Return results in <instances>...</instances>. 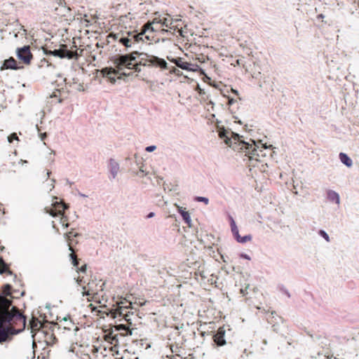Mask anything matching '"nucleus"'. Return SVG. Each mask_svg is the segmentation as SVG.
<instances>
[{
  "mask_svg": "<svg viewBox=\"0 0 359 359\" xmlns=\"http://www.w3.org/2000/svg\"><path fill=\"white\" fill-rule=\"evenodd\" d=\"M170 350H171V352L172 353H175L176 355H180V351H179V348L176 346H175V349H174V346L173 345H171L170 346Z\"/></svg>",
  "mask_w": 359,
  "mask_h": 359,
  "instance_id": "nucleus-33",
  "label": "nucleus"
},
{
  "mask_svg": "<svg viewBox=\"0 0 359 359\" xmlns=\"http://www.w3.org/2000/svg\"><path fill=\"white\" fill-rule=\"evenodd\" d=\"M219 137L224 140L226 144L231 147L234 151L238 152H244L246 156L253 154V152L256 151L254 144H249L242 140V136H239L238 134L234 133L232 131H229L224 128H221L219 130Z\"/></svg>",
  "mask_w": 359,
  "mask_h": 359,
  "instance_id": "nucleus-3",
  "label": "nucleus"
},
{
  "mask_svg": "<svg viewBox=\"0 0 359 359\" xmlns=\"http://www.w3.org/2000/svg\"><path fill=\"white\" fill-rule=\"evenodd\" d=\"M60 217V223L64 226L65 228H67L69 226L68 223V217L65 215V213L61 215Z\"/></svg>",
  "mask_w": 359,
  "mask_h": 359,
  "instance_id": "nucleus-30",
  "label": "nucleus"
},
{
  "mask_svg": "<svg viewBox=\"0 0 359 359\" xmlns=\"http://www.w3.org/2000/svg\"><path fill=\"white\" fill-rule=\"evenodd\" d=\"M196 201H200V202H203L206 205L208 204V203H209V199L205 197H200V196L197 197Z\"/></svg>",
  "mask_w": 359,
  "mask_h": 359,
  "instance_id": "nucleus-34",
  "label": "nucleus"
},
{
  "mask_svg": "<svg viewBox=\"0 0 359 359\" xmlns=\"http://www.w3.org/2000/svg\"><path fill=\"white\" fill-rule=\"evenodd\" d=\"M123 321V323L113 326L114 331L118 334V337L132 335L133 331L135 329V325L132 323V319L125 318Z\"/></svg>",
  "mask_w": 359,
  "mask_h": 359,
  "instance_id": "nucleus-5",
  "label": "nucleus"
},
{
  "mask_svg": "<svg viewBox=\"0 0 359 359\" xmlns=\"http://www.w3.org/2000/svg\"><path fill=\"white\" fill-rule=\"evenodd\" d=\"M116 359H123V357H121V358H116Z\"/></svg>",
  "mask_w": 359,
  "mask_h": 359,
  "instance_id": "nucleus-46",
  "label": "nucleus"
},
{
  "mask_svg": "<svg viewBox=\"0 0 359 359\" xmlns=\"http://www.w3.org/2000/svg\"><path fill=\"white\" fill-rule=\"evenodd\" d=\"M52 337H53V334H50V337H46L47 338L46 339V341L47 344L55 343L54 340L55 339V337H54L53 339L51 341L50 339H52Z\"/></svg>",
  "mask_w": 359,
  "mask_h": 359,
  "instance_id": "nucleus-36",
  "label": "nucleus"
},
{
  "mask_svg": "<svg viewBox=\"0 0 359 359\" xmlns=\"http://www.w3.org/2000/svg\"><path fill=\"white\" fill-rule=\"evenodd\" d=\"M161 19L163 20V21H165V24L163 25V28L168 27H169V25H168V20L166 18H161Z\"/></svg>",
  "mask_w": 359,
  "mask_h": 359,
  "instance_id": "nucleus-39",
  "label": "nucleus"
},
{
  "mask_svg": "<svg viewBox=\"0 0 359 359\" xmlns=\"http://www.w3.org/2000/svg\"><path fill=\"white\" fill-rule=\"evenodd\" d=\"M114 64L116 68H118L119 70H134L135 72L141 71L140 66L159 67L162 69L168 68V64L165 60L137 51L118 56L114 59Z\"/></svg>",
  "mask_w": 359,
  "mask_h": 359,
  "instance_id": "nucleus-2",
  "label": "nucleus"
},
{
  "mask_svg": "<svg viewBox=\"0 0 359 359\" xmlns=\"http://www.w3.org/2000/svg\"><path fill=\"white\" fill-rule=\"evenodd\" d=\"M132 303L126 299H121L116 302V306L119 307V310H128L131 309Z\"/></svg>",
  "mask_w": 359,
  "mask_h": 359,
  "instance_id": "nucleus-22",
  "label": "nucleus"
},
{
  "mask_svg": "<svg viewBox=\"0 0 359 359\" xmlns=\"http://www.w3.org/2000/svg\"><path fill=\"white\" fill-rule=\"evenodd\" d=\"M109 314L112 318L123 317L122 320H125V318H131L130 315H134L133 312H130L128 310H119L118 306H116L115 309H111L109 311Z\"/></svg>",
  "mask_w": 359,
  "mask_h": 359,
  "instance_id": "nucleus-13",
  "label": "nucleus"
},
{
  "mask_svg": "<svg viewBox=\"0 0 359 359\" xmlns=\"http://www.w3.org/2000/svg\"><path fill=\"white\" fill-rule=\"evenodd\" d=\"M118 166L117 164H116L115 165H114L112 168H111V172L112 173V175H113V177L114 178L118 172Z\"/></svg>",
  "mask_w": 359,
  "mask_h": 359,
  "instance_id": "nucleus-31",
  "label": "nucleus"
},
{
  "mask_svg": "<svg viewBox=\"0 0 359 359\" xmlns=\"http://www.w3.org/2000/svg\"><path fill=\"white\" fill-rule=\"evenodd\" d=\"M236 239L238 243H245L246 242L250 241L252 240V236L250 235L245 236H241L238 235Z\"/></svg>",
  "mask_w": 359,
  "mask_h": 359,
  "instance_id": "nucleus-29",
  "label": "nucleus"
},
{
  "mask_svg": "<svg viewBox=\"0 0 359 359\" xmlns=\"http://www.w3.org/2000/svg\"><path fill=\"white\" fill-rule=\"evenodd\" d=\"M119 42L126 48H130L135 43L140 42H147L144 38V32H140L139 34H134L132 33H128V36L121 37L119 39Z\"/></svg>",
  "mask_w": 359,
  "mask_h": 359,
  "instance_id": "nucleus-7",
  "label": "nucleus"
},
{
  "mask_svg": "<svg viewBox=\"0 0 359 359\" xmlns=\"http://www.w3.org/2000/svg\"><path fill=\"white\" fill-rule=\"evenodd\" d=\"M339 159L341 161L342 163L346 165L347 167L350 168L353 165L352 160L344 153H340L339 155Z\"/></svg>",
  "mask_w": 359,
  "mask_h": 359,
  "instance_id": "nucleus-23",
  "label": "nucleus"
},
{
  "mask_svg": "<svg viewBox=\"0 0 359 359\" xmlns=\"http://www.w3.org/2000/svg\"><path fill=\"white\" fill-rule=\"evenodd\" d=\"M79 270L82 272H85L86 271V265H83Z\"/></svg>",
  "mask_w": 359,
  "mask_h": 359,
  "instance_id": "nucleus-40",
  "label": "nucleus"
},
{
  "mask_svg": "<svg viewBox=\"0 0 359 359\" xmlns=\"http://www.w3.org/2000/svg\"><path fill=\"white\" fill-rule=\"evenodd\" d=\"M11 306V301L0 296V343L6 341L11 334L23 330L26 325L25 317L19 310Z\"/></svg>",
  "mask_w": 359,
  "mask_h": 359,
  "instance_id": "nucleus-1",
  "label": "nucleus"
},
{
  "mask_svg": "<svg viewBox=\"0 0 359 359\" xmlns=\"http://www.w3.org/2000/svg\"><path fill=\"white\" fill-rule=\"evenodd\" d=\"M18 58L25 65H29L33 59V55L30 51L29 46H25L16 50Z\"/></svg>",
  "mask_w": 359,
  "mask_h": 359,
  "instance_id": "nucleus-8",
  "label": "nucleus"
},
{
  "mask_svg": "<svg viewBox=\"0 0 359 359\" xmlns=\"http://www.w3.org/2000/svg\"><path fill=\"white\" fill-rule=\"evenodd\" d=\"M319 234L323 236L327 242L330 241V238H329V236L327 235V233L324 231L323 230H320L319 231Z\"/></svg>",
  "mask_w": 359,
  "mask_h": 359,
  "instance_id": "nucleus-32",
  "label": "nucleus"
},
{
  "mask_svg": "<svg viewBox=\"0 0 359 359\" xmlns=\"http://www.w3.org/2000/svg\"><path fill=\"white\" fill-rule=\"evenodd\" d=\"M172 359V358H171Z\"/></svg>",
  "mask_w": 359,
  "mask_h": 359,
  "instance_id": "nucleus-47",
  "label": "nucleus"
},
{
  "mask_svg": "<svg viewBox=\"0 0 359 359\" xmlns=\"http://www.w3.org/2000/svg\"><path fill=\"white\" fill-rule=\"evenodd\" d=\"M46 137V133H43V134H41V140H44L45 137Z\"/></svg>",
  "mask_w": 359,
  "mask_h": 359,
  "instance_id": "nucleus-43",
  "label": "nucleus"
},
{
  "mask_svg": "<svg viewBox=\"0 0 359 359\" xmlns=\"http://www.w3.org/2000/svg\"><path fill=\"white\" fill-rule=\"evenodd\" d=\"M4 273L9 276L13 275V272L10 269L9 265L4 262L1 257H0V274Z\"/></svg>",
  "mask_w": 359,
  "mask_h": 359,
  "instance_id": "nucleus-19",
  "label": "nucleus"
},
{
  "mask_svg": "<svg viewBox=\"0 0 359 359\" xmlns=\"http://www.w3.org/2000/svg\"><path fill=\"white\" fill-rule=\"evenodd\" d=\"M327 195H328V198L330 200L334 201L336 202V203H337V204L339 203V196L338 194H337L336 192H334L333 191H330L328 192Z\"/></svg>",
  "mask_w": 359,
  "mask_h": 359,
  "instance_id": "nucleus-28",
  "label": "nucleus"
},
{
  "mask_svg": "<svg viewBox=\"0 0 359 359\" xmlns=\"http://www.w3.org/2000/svg\"><path fill=\"white\" fill-rule=\"evenodd\" d=\"M58 325V330L65 333L69 332L70 337L76 336L79 331V327L70 319L64 318L60 320Z\"/></svg>",
  "mask_w": 359,
  "mask_h": 359,
  "instance_id": "nucleus-6",
  "label": "nucleus"
},
{
  "mask_svg": "<svg viewBox=\"0 0 359 359\" xmlns=\"http://www.w3.org/2000/svg\"><path fill=\"white\" fill-rule=\"evenodd\" d=\"M243 257H244L245 258H246V259H249V257H248V255H244Z\"/></svg>",
  "mask_w": 359,
  "mask_h": 359,
  "instance_id": "nucleus-45",
  "label": "nucleus"
},
{
  "mask_svg": "<svg viewBox=\"0 0 359 359\" xmlns=\"http://www.w3.org/2000/svg\"><path fill=\"white\" fill-rule=\"evenodd\" d=\"M154 216V212H150L148 215H147V218H151L152 217Z\"/></svg>",
  "mask_w": 359,
  "mask_h": 359,
  "instance_id": "nucleus-41",
  "label": "nucleus"
},
{
  "mask_svg": "<svg viewBox=\"0 0 359 359\" xmlns=\"http://www.w3.org/2000/svg\"><path fill=\"white\" fill-rule=\"evenodd\" d=\"M118 68L116 69L112 68H104L102 69L103 75L107 77L112 83L116 81V75L121 72Z\"/></svg>",
  "mask_w": 359,
  "mask_h": 359,
  "instance_id": "nucleus-17",
  "label": "nucleus"
},
{
  "mask_svg": "<svg viewBox=\"0 0 359 359\" xmlns=\"http://www.w3.org/2000/svg\"><path fill=\"white\" fill-rule=\"evenodd\" d=\"M173 63H175L178 67L185 69V70H189V71H196V65H194L189 62H185L183 60L182 57H177L176 59H173L172 60Z\"/></svg>",
  "mask_w": 359,
  "mask_h": 359,
  "instance_id": "nucleus-14",
  "label": "nucleus"
},
{
  "mask_svg": "<svg viewBox=\"0 0 359 359\" xmlns=\"http://www.w3.org/2000/svg\"><path fill=\"white\" fill-rule=\"evenodd\" d=\"M121 74L125 75V76H129V75H130V72H121Z\"/></svg>",
  "mask_w": 359,
  "mask_h": 359,
  "instance_id": "nucleus-42",
  "label": "nucleus"
},
{
  "mask_svg": "<svg viewBox=\"0 0 359 359\" xmlns=\"http://www.w3.org/2000/svg\"><path fill=\"white\" fill-rule=\"evenodd\" d=\"M5 250V247L3 245H0V251L2 252Z\"/></svg>",
  "mask_w": 359,
  "mask_h": 359,
  "instance_id": "nucleus-44",
  "label": "nucleus"
},
{
  "mask_svg": "<svg viewBox=\"0 0 359 359\" xmlns=\"http://www.w3.org/2000/svg\"><path fill=\"white\" fill-rule=\"evenodd\" d=\"M229 220L231 231L235 238H236L239 235L238 229L234 219L231 216H229Z\"/></svg>",
  "mask_w": 359,
  "mask_h": 359,
  "instance_id": "nucleus-24",
  "label": "nucleus"
},
{
  "mask_svg": "<svg viewBox=\"0 0 359 359\" xmlns=\"http://www.w3.org/2000/svg\"><path fill=\"white\" fill-rule=\"evenodd\" d=\"M82 53H83V50H80V51L79 52L78 50H76V51H71V50H68V54L67 55V58L68 59H76V60H78L79 57H81L82 55Z\"/></svg>",
  "mask_w": 359,
  "mask_h": 359,
  "instance_id": "nucleus-26",
  "label": "nucleus"
},
{
  "mask_svg": "<svg viewBox=\"0 0 359 359\" xmlns=\"http://www.w3.org/2000/svg\"><path fill=\"white\" fill-rule=\"evenodd\" d=\"M22 68V67L19 66L17 61L13 57H11L10 58L4 60L1 69V70L8 69L17 70Z\"/></svg>",
  "mask_w": 359,
  "mask_h": 359,
  "instance_id": "nucleus-16",
  "label": "nucleus"
},
{
  "mask_svg": "<svg viewBox=\"0 0 359 359\" xmlns=\"http://www.w3.org/2000/svg\"><path fill=\"white\" fill-rule=\"evenodd\" d=\"M68 206L62 201L55 202L49 210H46L51 216L56 217L65 213Z\"/></svg>",
  "mask_w": 359,
  "mask_h": 359,
  "instance_id": "nucleus-11",
  "label": "nucleus"
},
{
  "mask_svg": "<svg viewBox=\"0 0 359 359\" xmlns=\"http://www.w3.org/2000/svg\"><path fill=\"white\" fill-rule=\"evenodd\" d=\"M225 330L223 327L218 328L216 334L213 335V341L217 346H224L226 344L224 339Z\"/></svg>",
  "mask_w": 359,
  "mask_h": 359,
  "instance_id": "nucleus-15",
  "label": "nucleus"
},
{
  "mask_svg": "<svg viewBox=\"0 0 359 359\" xmlns=\"http://www.w3.org/2000/svg\"><path fill=\"white\" fill-rule=\"evenodd\" d=\"M67 46L62 45V48L58 50L46 51V53L48 55H53L60 58L67 57L68 50L66 49Z\"/></svg>",
  "mask_w": 359,
  "mask_h": 359,
  "instance_id": "nucleus-18",
  "label": "nucleus"
},
{
  "mask_svg": "<svg viewBox=\"0 0 359 359\" xmlns=\"http://www.w3.org/2000/svg\"><path fill=\"white\" fill-rule=\"evenodd\" d=\"M14 140H18V137L16 133H12L9 137H8V141L9 142H12Z\"/></svg>",
  "mask_w": 359,
  "mask_h": 359,
  "instance_id": "nucleus-35",
  "label": "nucleus"
},
{
  "mask_svg": "<svg viewBox=\"0 0 359 359\" xmlns=\"http://www.w3.org/2000/svg\"><path fill=\"white\" fill-rule=\"evenodd\" d=\"M78 236H79L78 233L74 232L73 230H72V231H69L68 233H65V236H66L67 242H68L69 250L70 251H72V253L70 254V257L72 259V264L75 266H78V265H79V259H77V257H76V255L75 254L73 246H72V241H73L72 238L73 237H76Z\"/></svg>",
  "mask_w": 359,
  "mask_h": 359,
  "instance_id": "nucleus-10",
  "label": "nucleus"
},
{
  "mask_svg": "<svg viewBox=\"0 0 359 359\" xmlns=\"http://www.w3.org/2000/svg\"><path fill=\"white\" fill-rule=\"evenodd\" d=\"M82 53H83V50H80V51L79 52L78 50H76V51H71V50H68V54L67 55V58L68 59H76V60H78L79 57H81L82 55Z\"/></svg>",
  "mask_w": 359,
  "mask_h": 359,
  "instance_id": "nucleus-25",
  "label": "nucleus"
},
{
  "mask_svg": "<svg viewBox=\"0 0 359 359\" xmlns=\"http://www.w3.org/2000/svg\"><path fill=\"white\" fill-rule=\"evenodd\" d=\"M85 294L90 297V300L97 301L98 298H97V292H94L93 291L88 290V291L83 292V295H85ZM88 300L90 301V299L88 298ZM98 302H100L99 300H98Z\"/></svg>",
  "mask_w": 359,
  "mask_h": 359,
  "instance_id": "nucleus-27",
  "label": "nucleus"
},
{
  "mask_svg": "<svg viewBox=\"0 0 359 359\" xmlns=\"http://www.w3.org/2000/svg\"><path fill=\"white\" fill-rule=\"evenodd\" d=\"M104 339L111 345L109 348L111 351L117 352L116 348L119 344V338L118 334L114 331L113 327L108 330L107 333L104 336Z\"/></svg>",
  "mask_w": 359,
  "mask_h": 359,
  "instance_id": "nucleus-9",
  "label": "nucleus"
},
{
  "mask_svg": "<svg viewBox=\"0 0 359 359\" xmlns=\"http://www.w3.org/2000/svg\"><path fill=\"white\" fill-rule=\"evenodd\" d=\"M156 146H154V145L149 146V147H146V151H149V152H151V151H154L156 149Z\"/></svg>",
  "mask_w": 359,
  "mask_h": 359,
  "instance_id": "nucleus-37",
  "label": "nucleus"
},
{
  "mask_svg": "<svg viewBox=\"0 0 359 359\" xmlns=\"http://www.w3.org/2000/svg\"><path fill=\"white\" fill-rule=\"evenodd\" d=\"M11 287L10 285H6L5 287H4V291L7 294H10V290H11Z\"/></svg>",
  "mask_w": 359,
  "mask_h": 359,
  "instance_id": "nucleus-38",
  "label": "nucleus"
},
{
  "mask_svg": "<svg viewBox=\"0 0 359 359\" xmlns=\"http://www.w3.org/2000/svg\"><path fill=\"white\" fill-rule=\"evenodd\" d=\"M98 349L95 346L86 347L80 351V359H97Z\"/></svg>",
  "mask_w": 359,
  "mask_h": 359,
  "instance_id": "nucleus-12",
  "label": "nucleus"
},
{
  "mask_svg": "<svg viewBox=\"0 0 359 359\" xmlns=\"http://www.w3.org/2000/svg\"><path fill=\"white\" fill-rule=\"evenodd\" d=\"M177 210L182 215L184 222L186 224H187L189 226H190L191 219V217H190L189 212L186 210V208H184L179 205H177Z\"/></svg>",
  "mask_w": 359,
  "mask_h": 359,
  "instance_id": "nucleus-20",
  "label": "nucleus"
},
{
  "mask_svg": "<svg viewBox=\"0 0 359 359\" xmlns=\"http://www.w3.org/2000/svg\"><path fill=\"white\" fill-rule=\"evenodd\" d=\"M30 328L32 330V332H34L36 331H40V329L42 327V323L38 318L33 317L29 323Z\"/></svg>",
  "mask_w": 359,
  "mask_h": 359,
  "instance_id": "nucleus-21",
  "label": "nucleus"
},
{
  "mask_svg": "<svg viewBox=\"0 0 359 359\" xmlns=\"http://www.w3.org/2000/svg\"><path fill=\"white\" fill-rule=\"evenodd\" d=\"M165 21L161 18H155L151 22L146 23L142 29V32H144V36L147 41L150 43L154 39L155 33L164 32L167 30L163 28Z\"/></svg>",
  "mask_w": 359,
  "mask_h": 359,
  "instance_id": "nucleus-4",
  "label": "nucleus"
}]
</instances>
